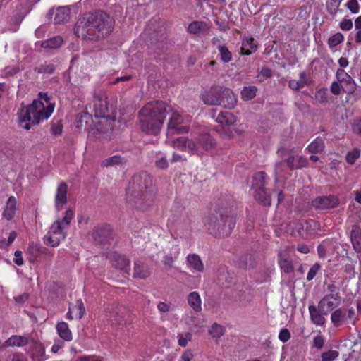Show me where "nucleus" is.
<instances>
[{
    "mask_svg": "<svg viewBox=\"0 0 361 361\" xmlns=\"http://www.w3.org/2000/svg\"><path fill=\"white\" fill-rule=\"evenodd\" d=\"M166 114L169 116L167 128V142L177 149L185 151L190 154H203L204 151H210L215 147L216 143L208 134L201 135L197 142L186 137H178L172 140L174 133L188 132L187 126L183 125V117L173 109L161 102H149L140 111V125L141 129L152 135L160 132Z\"/></svg>",
    "mask_w": 361,
    "mask_h": 361,
    "instance_id": "nucleus-1",
    "label": "nucleus"
},
{
    "mask_svg": "<svg viewBox=\"0 0 361 361\" xmlns=\"http://www.w3.org/2000/svg\"><path fill=\"white\" fill-rule=\"evenodd\" d=\"M55 105L52 103L47 93L39 94L29 106L20 108L18 112L19 125L24 129L29 130L31 124L35 125L48 119L54 112Z\"/></svg>",
    "mask_w": 361,
    "mask_h": 361,
    "instance_id": "nucleus-2",
    "label": "nucleus"
},
{
    "mask_svg": "<svg viewBox=\"0 0 361 361\" xmlns=\"http://www.w3.org/2000/svg\"><path fill=\"white\" fill-rule=\"evenodd\" d=\"M235 225L233 217L221 211H216L209 214L204 222L207 229L214 235H228Z\"/></svg>",
    "mask_w": 361,
    "mask_h": 361,
    "instance_id": "nucleus-3",
    "label": "nucleus"
},
{
    "mask_svg": "<svg viewBox=\"0 0 361 361\" xmlns=\"http://www.w3.org/2000/svg\"><path fill=\"white\" fill-rule=\"evenodd\" d=\"M92 13H85L78 20L75 26V34L84 40H95V29Z\"/></svg>",
    "mask_w": 361,
    "mask_h": 361,
    "instance_id": "nucleus-4",
    "label": "nucleus"
},
{
    "mask_svg": "<svg viewBox=\"0 0 361 361\" xmlns=\"http://www.w3.org/2000/svg\"><path fill=\"white\" fill-rule=\"evenodd\" d=\"M94 16L93 24L95 29V40L109 35L114 27V20L104 12L92 13Z\"/></svg>",
    "mask_w": 361,
    "mask_h": 361,
    "instance_id": "nucleus-5",
    "label": "nucleus"
},
{
    "mask_svg": "<svg viewBox=\"0 0 361 361\" xmlns=\"http://www.w3.org/2000/svg\"><path fill=\"white\" fill-rule=\"evenodd\" d=\"M66 228L63 226L60 219L56 220L44 237V243L49 247H56L66 237Z\"/></svg>",
    "mask_w": 361,
    "mask_h": 361,
    "instance_id": "nucleus-6",
    "label": "nucleus"
},
{
    "mask_svg": "<svg viewBox=\"0 0 361 361\" xmlns=\"http://www.w3.org/2000/svg\"><path fill=\"white\" fill-rule=\"evenodd\" d=\"M93 108L96 118L109 119L111 118L110 112L114 114V105L109 104L108 98L105 96L97 97L93 102Z\"/></svg>",
    "mask_w": 361,
    "mask_h": 361,
    "instance_id": "nucleus-7",
    "label": "nucleus"
},
{
    "mask_svg": "<svg viewBox=\"0 0 361 361\" xmlns=\"http://www.w3.org/2000/svg\"><path fill=\"white\" fill-rule=\"evenodd\" d=\"M336 78L343 87L344 92L348 94H353L356 90V83L353 78L343 69H337Z\"/></svg>",
    "mask_w": 361,
    "mask_h": 361,
    "instance_id": "nucleus-8",
    "label": "nucleus"
},
{
    "mask_svg": "<svg viewBox=\"0 0 361 361\" xmlns=\"http://www.w3.org/2000/svg\"><path fill=\"white\" fill-rule=\"evenodd\" d=\"M341 302V298L338 295L331 294L324 297L319 303V310L324 314L337 307Z\"/></svg>",
    "mask_w": 361,
    "mask_h": 361,
    "instance_id": "nucleus-9",
    "label": "nucleus"
},
{
    "mask_svg": "<svg viewBox=\"0 0 361 361\" xmlns=\"http://www.w3.org/2000/svg\"><path fill=\"white\" fill-rule=\"evenodd\" d=\"M18 210V201L14 196L8 197L2 211V218L6 221L14 219Z\"/></svg>",
    "mask_w": 361,
    "mask_h": 361,
    "instance_id": "nucleus-10",
    "label": "nucleus"
},
{
    "mask_svg": "<svg viewBox=\"0 0 361 361\" xmlns=\"http://www.w3.org/2000/svg\"><path fill=\"white\" fill-rule=\"evenodd\" d=\"M85 313V308L82 300L79 299L76 301L75 305L69 307L66 314V318L72 320L74 318L80 319Z\"/></svg>",
    "mask_w": 361,
    "mask_h": 361,
    "instance_id": "nucleus-11",
    "label": "nucleus"
},
{
    "mask_svg": "<svg viewBox=\"0 0 361 361\" xmlns=\"http://www.w3.org/2000/svg\"><path fill=\"white\" fill-rule=\"evenodd\" d=\"M68 186L65 183H61L57 188L55 195V205L57 209L63 208L67 201Z\"/></svg>",
    "mask_w": 361,
    "mask_h": 361,
    "instance_id": "nucleus-12",
    "label": "nucleus"
},
{
    "mask_svg": "<svg viewBox=\"0 0 361 361\" xmlns=\"http://www.w3.org/2000/svg\"><path fill=\"white\" fill-rule=\"evenodd\" d=\"M265 178V173L264 172H259L255 174L254 176V180H259L258 191H256L255 194V197L259 200L262 204L264 205H270L271 201L269 197L261 198L262 195H265V192L262 189V187L264 185Z\"/></svg>",
    "mask_w": 361,
    "mask_h": 361,
    "instance_id": "nucleus-13",
    "label": "nucleus"
},
{
    "mask_svg": "<svg viewBox=\"0 0 361 361\" xmlns=\"http://www.w3.org/2000/svg\"><path fill=\"white\" fill-rule=\"evenodd\" d=\"M221 98L222 103L221 105L227 109L235 107L237 100L233 92L230 89L221 87Z\"/></svg>",
    "mask_w": 361,
    "mask_h": 361,
    "instance_id": "nucleus-14",
    "label": "nucleus"
},
{
    "mask_svg": "<svg viewBox=\"0 0 361 361\" xmlns=\"http://www.w3.org/2000/svg\"><path fill=\"white\" fill-rule=\"evenodd\" d=\"M338 203V200L335 196L319 197L314 201V206L320 209L334 207Z\"/></svg>",
    "mask_w": 361,
    "mask_h": 361,
    "instance_id": "nucleus-15",
    "label": "nucleus"
},
{
    "mask_svg": "<svg viewBox=\"0 0 361 361\" xmlns=\"http://www.w3.org/2000/svg\"><path fill=\"white\" fill-rule=\"evenodd\" d=\"M288 258V250H281L279 252V264L281 270L285 273H290L293 270V264Z\"/></svg>",
    "mask_w": 361,
    "mask_h": 361,
    "instance_id": "nucleus-16",
    "label": "nucleus"
},
{
    "mask_svg": "<svg viewBox=\"0 0 361 361\" xmlns=\"http://www.w3.org/2000/svg\"><path fill=\"white\" fill-rule=\"evenodd\" d=\"M202 100L204 104L208 105H221L222 103L221 89L218 92L215 90L206 92L202 95Z\"/></svg>",
    "mask_w": 361,
    "mask_h": 361,
    "instance_id": "nucleus-17",
    "label": "nucleus"
},
{
    "mask_svg": "<svg viewBox=\"0 0 361 361\" xmlns=\"http://www.w3.org/2000/svg\"><path fill=\"white\" fill-rule=\"evenodd\" d=\"M188 267L192 272H202L204 271V267L200 257L195 254H190L187 257Z\"/></svg>",
    "mask_w": 361,
    "mask_h": 361,
    "instance_id": "nucleus-18",
    "label": "nucleus"
},
{
    "mask_svg": "<svg viewBox=\"0 0 361 361\" xmlns=\"http://www.w3.org/2000/svg\"><path fill=\"white\" fill-rule=\"evenodd\" d=\"M56 329L59 337L64 341H71L73 339V334L69 328L68 324L63 322H59L56 325Z\"/></svg>",
    "mask_w": 361,
    "mask_h": 361,
    "instance_id": "nucleus-19",
    "label": "nucleus"
},
{
    "mask_svg": "<svg viewBox=\"0 0 361 361\" xmlns=\"http://www.w3.org/2000/svg\"><path fill=\"white\" fill-rule=\"evenodd\" d=\"M30 354L35 361H44L47 359L45 348L39 342L33 343Z\"/></svg>",
    "mask_w": 361,
    "mask_h": 361,
    "instance_id": "nucleus-20",
    "label": "nucleus"
},
{
    "mask_svg": "<svg viewBox=\"0 0 361 361\" xmlns=\"http://www.w3.org/2000/svg\"><path fill=\"white\" fill-rule=\"evenodd\" d=\"M188 305L195 312H201L202 308V299L199 293L193 291L189 293L188 296Z\"/></svg>",
    "mask_w": 361,
    "mask_h": 361,
    "instance_id": "nucleus-21",
    "label": "nucleus"
},
{
    "mask_svg": "<svg viewBox=\"0 0 361 361\" xmlns=\"http://www.w3.org/2000/svg\"><path fill=\"white\" fill-rule=\"evenodd\" d=\"M350 240L354 250L361 252V229L357 226H354L350 233Z\"/></svg>",
    "mask_w": 361,
    "mask_h": 361,
    "instance_id": "nucleus-22",
    "label": "nucleus"
},
{
    "mask_svg": "<svg viewBox=\"0 0 361 361\" xmlns=\"http://www.w3.org/2000/svg\"><path fill=\"white\" fill-rule=\"evenodd\" d=\"M28 343V338L24 336L13 335L7 339L4 345L6 347H22Z\"/></svg>",
    "mask_w": 361,
    "mask_h": 361,
    "instance_id": "nucleus-23",
    "label": "nucleus"
},
{
    "mask_svg": "<svg viewBox=\"0 0 361 361\" xmlns=\"http://www.w3.org/2000/svg\"><path fill=\"white\" fill-rule=\"evenodd\" d=\"M331 321L332 324L338 326L347 322L345 309H338L334 310L331 315Z\"/></svg>",
    "mask_w": 361,
    "mask_h": 361,
    "instance_id": "nucleus-24",
    "label": "nucleus"
},
{
    "mask_svg": "<svg viewBox=\"0 0 361 361\" xmlns=\"http://www.w3.org/2000/svg\"><path fill=\"white\" fill-rule=\"evenodd\" d=\"M215 120L221 125L231 126L236 121V117L228 111H222L215 116Z\"/></svg>",
    "mask_w": 361,
    "mask_h": 361,
    "instance_id": "nucleus-25",
    "label": "nucleus"
},
{
    "mask_svg": "<svg viewBox=\"0 0 361 361\" xmlns=\"http://www.w3.org/2000/svg\"><path fill=\"white\" fill-rule=\"evenodd\" d=\"M257 46L254 38L245 37L243 39L241 52L243 54L250 55L257 50Z\"/></svg>",
    "mask_w": 361,
    "mask_h": 361,
    "instance_id": "nucleus-26",
    "label": "nucleus"
},
{
    "mask_svg": "<svg viewBox=\"0 0 361 361\" xmlns=\"http://www.w3.org/2000/svg\"><path fill=\"white\" fill-rule=\"evenodd\" d=\"M310 314L312 322L318 326H322L326 322V319L324 314L320 312L315 307L310 306Z\"/></svg>",
    "mask_w": 361,
    "mask_h": 361,
    "instance_id": "nucleus-27",
    "label": "nucleus"
},
{
    "mask_svg": "<svg viewBox=\"0 0 361 361\" xmlns=\"http://www.w3.org/2000/svg\"><path fill=\"white\" fill-rule=\"evenodd\" d=\"M324 140L320 137H317L308 145L306 150L310 153H320L324 151Z\"/></svg>",
    "mask_w": 361,
    "mask_h": 361,
    "instance_id": "nucleus-28",
    "label": "nucleus"
},
{
    "mask_svg": "<svg viewBox=\"0 0 361 361\" xmlns=\"http://www.w3.org/2000/svg\"><path fill=\"white\" fill-rule=\"evenodd\" d=\"M114 265L125 272H128L130 270V262L126 257L122 255H116L114 259Z\"/></svg>",
    "mask_w": 361,
    "mask_h": 361,
    "instance_id": "nucleus-29",
    "label": "nucleus"
},
{
    "mask_svg": "<svg viewBox=\"0 0 361 361\" xmlns=\"http://www.w3.org/2000/svg\"><path fill=\"white\" fill-rule=\"evenodd\" d=\"M345 39L344 35L341 32H336L332 35L329 39L327 44L331 50L334 51V48H336L338 45L341 44Z\"/></svg>",
    "mask_w": 361,
    "mask_h": 361,
    "instance_id": "nucleus-30",
    "label": "nucleus"
},
{
    "mask_svg": "<svg viewBox=\"0 0 361 361\" xmlns=\"http://www.w3.org/2000/svg\"><path fill=\"white\" fill-rule=\"evenodd\" d=\"M307 83L306 75L305 72L300 74L299 80H290L288 82L289 87L293 90H298L305 87Z\"/></svg>",
    "mask_w": 361,
    "mask_h": 361,
    "instance_id": "nucleus-31",
    "label": "nucleus"
},
{
    "mask_svg": "<svg viewBox=\"0 0 361 361\" xmlns=\"http://www.w3.org/2000/svg\"><path fill=\"white\" fill-rule=\"evenodd\" d=\"M288 164L290 168H301L307 164L305 159L300 156H293L288 159Z\"/></svg>",
    "mask_w": 361,
    "mask_h": 361,
    "instance_id": "nucleus-32",
    "label": "nucleus"
},
{
    "mask_svg": "<svg viewBox=\"0 0 361 361\" xmlns=\"http://www.w3.org/2000/svg\"><path fill=\"white\" fill-rule=\"evenodd\" d=\"M69 17V8L66 6L58 8L56 9L54 20L56 23H63L66 21Z\"/></svg>",
    "mask_w": 361,
    "mask_h": 361,
    "instance_id": "nucleus-33",
    "label": "nucleus"
},
{
    "mask_svg": "<svg viewBox=\"0 0 361 361\" xmlns=\"http://www.w3.org/2000/svg\"><path fill=\"white\" fill-rule=\"evenodd\" d=\"M208 332L212 338L217 339L224 334V329L221 325L214 323L209 329Z\"/></svg>",
    "mask_w": 361,
    "mask_h": 361,
    "instance_id": "nucleus-34",
    "label": "nucleus"
},
{
    "mask_svg": "<svg viewBox=\"0 0 361 361\" xmlns=\"http://www.w3.org/2000/svg\"><path fill=\"white\" fill-rule=\"evenodd\" d=\"M63 39L61 37L57 36L44 41L42 43V47L44 48L56 49L61 45Z\"/></svg>",
    "mask_w": 361,
    "mask_h": 361,
    "instance_id": "nucleus-35",
    "label": "nucleus"
},
{
    "mask_svg": "<svg viewBox=\"0 0 361 361\" xmlns=\"http://www.w3.org/2000/svg\"><path fill=\"white\" fill-rule=\"evenodd\" d=\"M257 90L255 86L245 87L241 91L242 99L246 101L251 100L255 97Z\"/></svg>",
    "mask_w": 361,
    "mask_h": 361,
    "instance_id": "nucleus-36",
    "label": "nucleus"
},
{
    "mask_svg": "<svg viewBox=\"0 0 361 361\" xmlns=\"http://www.w3.org/2000/svg\"><path fill=\"white\" fill-rule=\"evenodd\" d=\"M149 275V271L147 266L143 264H135L134 276L137 278H146Z\"/></svg>",
    "mask_w": 361,
    "mask_h": 361,
    "instance_id": "nucleus-37",
    "label": "nucleus"
},
{
    "mask_svg": "<svg viewBox=\"0 0 361 361\" xmlns=\"http://www.w3.org/2000/svg\"><path fill=\"white\" fill-rule=\"evenodd\" d=\"M206 28V25L200 21L191 23L188 27V31L191 34H197Z\"/></svg>",
    "mask_w": 361,
    "mask_h": 361,
    "instance_id": "nucleus-38",
    "label": "nucleus"
},
{
    "mask_svg": "<svg viewBox=\"0 0 361 361\" xmlns=\"http://www.w3.org/2000/svg\"><path fill=\"white\" fill-rule=\"evenodd\" d=\"M92 120L91 116L86 113L82 112L80 115V119L78 121V127L87 128V124Z\"/></svg>",
    "mask_w": 361,
    "mask_h": 361,
    "instance_id": "nucleus-39",
    "label": "nucleus"
},
{
    "mask_svg": "<svg viewBox=\"0 0 361 361\" xmlns=\"http://www.w3.org/2000/svg\"><path fill=\"white\" fill-rule=\"evenodd\" d=\"M123 163V159L120 156L115 155L110 158L105 159L102 164L105 166H116L118 164H121Z\"/></svg>",
    "mask_w": 361,
    "mask_h": 361,
    "instance_id": "nucleus-40",
    "label": "nucleus"
},
{
    "mask_svg": "<svg viewBox=\"0 0 361 361\" xmlns=\"http://www.w3.org/2000/svg\"><path fill=\"white\" fill-rule=\"evenodd\" d=\"M219 51L220 53L221 59L224 62L228 63L231 60L232 56L227 47L224 46H219Z\"/></svg>",
    "mask_w": 361,
    "mask_h": 361,
    "instance_id": "nucleus-41",
    "label": "nucleus"
},
{
    "mask_svg": "<svg viewBox=\"0 0 361 361\" xmlns=\"http://www.w3.org/2000/svg\"><path fill=\"white\" fill-rule=\"evenodd\" d=\"M360 156V151L357 148L353 149L348 152L346 155V161L349 164H354L356 159Z\"/></svg>",
    "mask_w": 361,
    "mask_h": 361,
    "instance_id": "nucleus-42",
    "label": "nucleus"
},
{
    "mask_svg": "<svg viewBox=\"0 0 361 361\" xmlns=\"http://www.w3.org/2000/svg\"><path fill=\"white\" fill-rule=\"evenodd\" d=\"M331 92L334 95H338L342 92H344V87L336 80H334L330 86Z\"/></svg>",
    "mask_w": 361,
    "mask_h": 361,
    "instance_id": "nucleus-43",
    "label": "nucleus"
},
{
    "mask_svg": "<svg viewBox=\"0 0 361 361\" xmlns=\"http://www.w3.org/2000/svg\"><path fill=\"white\" fill-rule=\"evenodd\" d=\"M346 7L353 14H357L360 12V5L357 0H349L346 4Z\"/></svg>",
    "mask_w": 361,
    "mask_h": 361,
    "instance_id": "nucleus-44",
    "label": "nucleus"
},
{
    "mask_svg": "<svg viewBox=\"0 0 361 361\" xmlns=\"http://www.w3.org/2000/svg\"><path fill=\"white\" fill-rule=\"evenodd\" d=\"M74 215H75V213L73 210H71V209L66 210L65 212V216H64L63 219L62 220H60L61 222L62 223L63 226H64L65 228H67L71 223V221L74 217Z\"/></svg>",
    "mask_w": 361,
    "mask_h": 361,
    "instance_id": "nucleus-45",
    "label": "nucleus"
},
{
    "mask_svg": "<svg viewBox=\"0 0 361 361\" xmlns=\"http://www.w3.org/2000/svg\"><path fill=\"white\" fill-rule=\"evenodd\" d=\"M192 335L190 333L180 334L178 336V342L179 345L185 347L188 345V342L191 340Z\"/></svg>",
    "mask_w": 361,
    "mask_h": 361,
    "instance_id": "nucleus-46",
    "label": "nucleus"
},
{
    "mask_svg": "<svg viewBox=\"0 0 361 361\" xmlns=\"http://www.w3.org/2000/svg\"><path fill=\"white\" fill-rule=\"evenodd\" d=\"M338 356V352L336 350H329L324 353L322 355V361H333Z\"/></svg>",
    "mask_w": 361,
    "mask_h": 361,
    "instance_id": "nucleus-47",
    "label": "nucleus"
},
{
    "mask_svg": "<svg viewBox=\"0 0 361 361\" xmlns=\"http://www.w3.org/2000/svg\"><path fill=\"white\" fill-rule=\"evenodd\" d=\"M353 23L352 20L348 18H343L339 23V27L343 31H349L353 28Z\"/></svg>",
    "mask_w": 361,
    "mask_h": 361,
    "instance_id": "nucleus-48",
    "label": "nucleus"
},
{
    "mask_svg": "<svg viewBox=\"0 0 361 361\" xmlns=\"http://www.w3.org/2000/svg\"><path fill=\"white\" fill-rule=\"evenodd\" d=\"M320 269V265L318 264V263H316L314 264L309 270L308 273H307V281H311L312 280L317 271H319V269Z\"/></svg>",
    "mask_w": 361,
    "mask_h": 361,
    "instance_id": "nucleus-49",
    "label": "nucleus"
},
{
    "mask_svg": "<svg viewBox=\"0 0 361 361\" xmlns=\"http://www.w3.org/2000/svg\"><path fill=\"white\" fill-rule=\"evenodd\" d=\"M290 338V334L287 329H283L280 331L279 334V339L283 342H287Z\"/></svg>",
    "mask_w": 361,
    "mask_h": 361,
    "instance_id": "nucleus-50",
    "label": "nucleus"
},
{
    "mask_svg": "<svg viewBox=\"0 0 361 361\" xmlns=\"http://www.w3.org/2000/svg\"><path fill=\"white\" fill-rule=\"evenodd\" d=\"M271 71L270 69L267 68H264L261 70L260 73L257 75V78L259 80L263 81L267 78H269L271 76Z\"/></svg>",
    "mask_w": 361,
    "mask_h": 361,
    "instance_id": "nucleus-51",
    "label": "nucleus"
},
{
    "mask_svg": "<svg viewBox=\"0 0 361 361\" xmlns=\"http://www.w3.org/2000/svg\"><path fill=\"white\" fill-rule=\"evenodd\" d=\"M346 311V317H347V323H352L353 324H355L356 316H355V312L353 308L350 309H345Z\"/></svg>",
    "mask_w": 361,
    "mask_h": 361,
    "instance_id": "nucleus-52",
    "label": "nucleus"
},
{
    "mask_svg": "<svg viewBox=\"0 0 361 361\" xmlns=\"http://www.w3.org/2000/svg\"><path fill=\"white\" fill-rule=\"evenodd\" d=\"M157 308L161 312H167L171 310V303L160 302L157 305Z\"/></svg>",
    "mask_w": 361,
    "mask_h": 361,
    "instance_id": "nucleus-53",
    "label": "nucleus"
},
{
    "mask_svg": "<svg viewBox=\"0 0 361 361\" xmlns=\"http://www.w3.org/2000/svg\"><path fill=\"white\" fill-rule=\"evenodd\" d=\"M63 346H64V343L63 341H61L59 340L55 341L54 345L51 347V351L53 353H56L60 349L63 348Z\"/></svg>",
    "mask_w": 361,
    "mask_h": 361,
    "instance_id": "nucleus-54",
    "label": "nucleus"
},
{
    "mask_svg": "<svg viewBox=\"0 0 361 361\" xmlns=\"http://www.w3.org/2000/svg\"><path fill=\"white\" fill-rule=\"evenodd\" d=\"M313 228L314 230L318 228V224L314 221H310L307 222L306 226V230L310 233V234H314L316 233L315 231H312L310 229Z\"/></svg>",
    "mask_w": 361,
    "mask_h": 361,
    "instance_id": "nucleus-55",
    "label": "nucleus"
},
{
    "mask_svg": "<svg viewBox=\"0 0 361 361\" xmlns=\"http://www.w3.org/2000/svg\"><path fill=\"white\" fill-rule=\"evenodd\" d=\"M156 166L161 169H165L168 167V161L165 157H161L156 161Z\"/></svg>",
    "mask_w": 361,
    "mask_h": 361,
    "instance_id": "nucleus-56",
    "label": "nucleus"
},
{
    "mask_svg": "<svg viewBox=\"0 0 361 361\" xmlns=\"http://www.w3.org/2000/svg\"><path fill=\"white\" fill-rule=\"evenodd\" d=\"M14 262L18 266H20L23 264V255L20 251L15 252Z\"/></svg>",
    "mask_w": 361,
    "mask_h": 361,
    "instance_id": "nucleus-57",
    "label": "nucleus"
},
{
    "mask_svg": "<svg viewBox=\"0 0 361 361\" xmlns=\"http://www.w3.org/2000/svg\"><path fill=\"white\" fill-rule=\"evenodd\" d=\"M338 65L341 67L340 69L345 68L348 66L349 61L346 57H341L338 61Z\"/></svg>",
    "mask_w": 361,
    "mask_h": 361,
    "instance_id": "nucleus-58",
    "label": "nucleus"
},
{
    "mask_svg": "<svg viewBox=\"0 0 361 361\" xmlns=\"http://www.w3.org/2000/svg\"><path fill=\"white\" fill-rule=\"evenodd\" d=\"M181 357L183 361H190L193 357V354L191 350H188L183 353Z\"/></svg>",
    "mask_w": 361,
    "mask_h": 361,
    "instance_id": "nucleus-59",
    "label": "nucleus"
},
{
    "mask_svg": "<svg viewBox=\"0 0 361 361\" xmlns=\"http://www.w3.org/2000/svg\"><path fill=\"white\" fill-rule=\"evenodd\" d=\"M171 161H172V162H178V161L183 162L185 161V157L180 154L173 153V156H172Z\"/></svg>",
    "mask_w": 361,
    "mask_h": 361,
    "instance_id": "nucleus-60",
    "label": "nucleus"
},
{
    "mask_svg": "<svg viewBox=\"0 0 361 361\" xmlns=\"http://www.w3.org/2000/svg\"><path fill=\"white\" fill-rule=\"evenodd\" d=\"M78 361H101V360L96 356H82L79 357Z\"/></svg>",
    "mask_w": 361,
    "mask_h": 361,
    "instance_id": "nucleus-61",
    "label": "nucleus"
},
{
    "mask_svg": "<svg viewBox=\"0 0 361 361\" xmlns=\"http://www.w3.org/2000/svg\"><path fill=\"white\" fill-rule=\"evenodd\" d=\"M323 344H324V340L322 336H316L314 338V345L316 347L320 348L323 346Z\"/></svg>",
    "mask_w": 361,
    "mask_h": 361,
    "instance_id": "nucleus-62",
    "label": "nucleus"
},
{
    "mask_svg": "<svg viewBox=\"0 0 361 361\" xmlns=\"http://www.w3.org/2000/svg\"><path fill=\"white\" fill-rule=\"evenodd\" d=\"M353 130L355 133L361 134V120H358L353 125Z\"/></svg>",
    "mask_w": 361,
    "mask_h": 361,
    "instance_id": "nucleus-63",
    "label": "nucleus"
},
{
    "mask_svg": "<svg viewBox=\"0 0 361 361\" xmlns=\"http://www.w3.org/2000/svg\"><path fill=\"white\" fill-rule=\"evenodd\" d=\"M11 361H27V359L23 355L15 354L12 356Z\"/></svg>",
    "mask_w": 361,
    "mask_h": 361,
    "instance_id": "nucleus-64",
    "label": "nucleus"
}]
</instances>
